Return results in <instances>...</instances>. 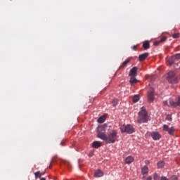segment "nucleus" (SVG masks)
<instances>
[{"label":"nucleus","mask_w":180,"mask_h":180,"mask_svg":"<svg viewBox=\"0 0 180 180\" xmlns=\"http://www.w3.org/2000/svg\"><path fill=\"white\" fill-rule=\"evenodd\" d=\"M97 137L103 140L106 144H114L117 140V131L112 130L108 135L105 132L98 131Z\"/></svg>","instance_id":"obj_1"},{"label":"nucleus","mask_w":180,"mask_h":180,"mask_svg":"<svg viewBox=\"0 0 180 180\" xmlns=\"http://www.w3.org/2000/svg\"><path fill=\"white\" fill-rule=\"evenodd\" d=\"M137 122L140 124H141V123H147V122H148V114H147V110L145 107H142L141 111L139 112Z\"/></svg>","instance_id":"obj_2"},{"label":"nucleus","mask_w":180,"mask_h":180,"mask_svg":"<svg viewBox=\"0 0 180 180\" xmlns=\"http://www.w3.org/2000/svg\"><path fill=\"white\" fill-rule=\"evenodd\" d=\"M121 133H127L128 134H131L134 133V127L131 124L122 125L120 127Z\"/></svg>","instance_id":"obj_3"},{"label":"nucleus","mask_w":180,"mask_h":180,"mask_svg":"<svg viewBox=\"0 0 180 180\" xmlns=\"http://www.w3.org/2000/svg\"><path fill=\"white\" fill-rule=\"evenodd\" d=\"M167 81L170 84H176L178 82V78L175 75V72H169L167 74Z\"/></svg>","instance_id":"obj_4"},{"label":"nucleus","mask_w":180,"mask_h":180,"mask_svg":"<svg viewBox=\"0 0 180 180\" xmlns=\"http://www.w3.org/2000/svg\"><path fill=\"white\" fill-rule=\"evenodd\" d=\"M169 103L172 108H180V96L177 98L176 101H174L172 99H169Z\"/></svg>","instance_id":"obj_5"},{"label":"nucleus","mask_w":180,"mask_h":180,"mask_svg":"<svg viewBox=\"0 0 180 180\" xmlns=\"http://www.w3.org/2000/svg\"><path fill=\"white\" fill-rule=\"evenodd\" d=\"M163 130L164 131H168L169 134H170L171 136H172V134L175 133V129L174 128V127L169 128L167 124H165L163 126Z\"/></svg>","instance_id":"obj_6"},{"label":"nucleus","mask_w":180,"mask_h":180,"mask_svg":"<svg viewBox=\"0 0 180 180\" xmlns=\"http://www.w3.org/2000/svg\"><path fill=\"white\" fill-rule=\"evenodd\" d=\"M148 102H150V103L154 102V91H150L148 93Z\"/></svg>","instance_id":"obj_7"},{"label":"nucleus","mask_w":180,"mask_h":180,"mask_svg":"<svg viewBox=\"0 0 180 180\" xmlns=\"http://www.w3.org/2000/svg\"><path fill=\"white\" fill-rule=\"evenodd\" d=\"M151 137L153 140H160V139H161V135L158 132H152Z\"/></svg>","instance_id":"obj_8"},{"label":"nucleus","mask_w":180,"mask_h":180,"mask_svg":"<svg viewBox=\"0 0 180 180\" xmlns=\"http://www.w3.org/2000/svg\"><path fill=\"white\" fill-rule=\"evenodd\" d=\"M141 174L143 178H146V176L148 175V167L147 166H144L143 167H142Z\"/></svg>","instance_id":"obj_9"},{"label":"nucleus","mask_w":180,"mask_h":180,"mask_svg":"<svg viewBox=\"0 0 180 180\" xmlns=\"http://www.w3.org/2000/svg\"><path fill=\"white\" fill-rule=\"evenodd\" d=\"M137 75V67H134L129 71V77H136Z\"/></svg>","instance_id":"obj_10"},{"label":"nucleus","mask_w":180,"mask_h":180,"mask_svg":"<svg viewBox=\"0 0 180 180\" xmlns=\"http://www.w3.org/2000/svg\"><path fill=\"white\" fill-rule=\"evenodd\" d=\"M148 56H149V53L147 52L139 55V61H144V60H146V58H147V57H148Z\"/></svg>","instance_id":"obj_11"},{"label":"nucleus","mask_w":180,"mask_h":180,"mask_svg":"<svg viewBox=\"0 0 180 180\" xmlns=\"http://www.w3.org/2000/svg\"><path fill=\"white\" fill-rule=\"evenodd\" d=\"M103 175V172L101 169L96 170L94 172V177L95 178H101Z\"/></svg>","instance_id":"obj_12"},{"label":"nucleus","mask_w":180,"mask_h":180,"mask_svg":"<svg viewBox=\"0 0 180 180\" xmlns=\"http://www.w3.org/2000/svg\"><path fill=\"white\" fill-rule=\"evenodd\" d=\"M143 48L144 49V50H148V49H150V41H143Z\"/></svg>","instance_id":"obj_13"},{"label":"nucleus","mask_w":180,"mask_h":180,"mask_svg":"<svg viewBox=\"0 0 180 180\" xmlns=\"http://www.w3.org/2000/svg\"><path fill=\"white\" fill-rule=\"evenodd\" d=\"M130 63V59H127L126 60H124L122 64L120 66L119 70H122V68H124V67H126V65H127V64H129Z\"/></svg>","instance_id":"obj_14"},{"label":"nucleus","mask_w":180,"mask_h":180,"mask_svg":"<svg viewBox=\"0 0 180 180\" xmlns=\"http://www.w3.org/2000/svg\"><path fill=\"white\" fill-rule=\"evenodd\" d=\"M133 161H134V158L131 156H128L127 158H125L126 164H131Z\"/></svg>","instance_id":"obj_15"},{"label":"nucleus","mask_w":180,"mask_h":180,"mask_svg":"<svg viewBox=\"0 0 180 180\" xmlns=\"http://www.w3.org/2000/svg\"><path fill=\"white\" fill-rule=\"evenodd\" d=\"M129 82H130L131 85H136V84H137V82H139V80H137V79L134 78V77H131Z\"/></svg>","instance_id":"obj_16"},{"label":"nucleus","mask_w":180,"mask_h":180,"mask_svg":"<svg viewBox=\"0 0 180 180\" xmlns=\"http://www.w3.org/2000/svg\"><path fill=\"white\" fill-rule=\"evenodd\" d=\"M92 146H93L94 148H99V147H101V142L96 141L93 142Z\"/></svg>","instance_id":"obj_17"},{"label":"nucleus","mask_w":180,"mask_h":180,"mask_svg":"<svg viewBox=\"0 0 180 180\" xmlns=\"http://www.w3.org/2000/svg\"><path fill=\"white\" fill-rule=\"evenodd\" d=\"M132 101H133L134 103H137L138 101H140V96L134 95Z\"/></svg>","instance_id":"obj_18"},{"label":"nucleus","mask_w":180,"mask_h":180,"mask_svg":"<svg viewBox=\"0 0 180 180\" xmlns=\"http://www.w3.org/2000/svg\"><path fill=\"white\" fill-rule=\"evenodd\" d=\"M168 63H169V65H172V64H174V63H175V58H174V56L169 58Z\"/></svg>","instance_id":"obj_19"},{"label":"nucleus","mask_w":180,"mask_h":180,"mask_svg":"<svg viewBox=\"0 0 180 180\" xmlns=\"http://www.w3.org/2000/svg\"><path fill=\"white\" fill-rule=\"evenodd\" d=\"M41 172H40V171H38L37 172L34 173L35 175V179H37V178H41Z\"/></svg>","instance_id":"obj_20"},{"label":"nucleus","mask_w":180,"mask_h":180,"mask_svg":"<svg viewBox=\"0 0 180 180\" xmlns=\"http://www.w3.org/2000/svg\"><path fill=\"white\" fill-rule=\"evenodd\" d=\"M98 123H103V122H105V117L101 116V117L98 119Z\"/></svg>","instance_id":"obj_21"},{"label":"nucleus","mask_w":180,"mask_h":180,"mask_svg":"<svg viewBox=\"0 0 180 180\" xmlns=\"http://www.w3.org/2000/svg\"><path fill=\"white\" fill-rule=\"evenodd\" d=\"M158 167L159 168H163L164 167V161H160L158 162Z\"/></svg>","instance_id":"obj_22"},{"label":"nucleus","mask_w":180,"mask_h":180,"mask_svg":"<svg viewBox=\"0 0 180 180\" xmlns=\"http://www.w3.org/2000/svg\"><path fill=\"white\" fill-rule=\"evenodd\" d=\"M56 158H57V155L53 156L52 158V160H51V161L50 162L49 168H51V164H53V162H55Z\"/></svg>","instance_id":"obj_23"},{"label":"nucleus","mask_w":180,"mask_h":180,"mask_svg":"<svg viewBox=\"0 0 180 180\" xmlns=\"http://www.w3.org/2000/svg\"><path fill=\"white\" fill-rule=\"evenodd\" d=\"M117 102H118L117 99L116 98L113 99L112 101V106H116V105H117Z\"/></svg>","instance_id":"obj_24"},{"label":"nucleus","mask_w":180,"mask_h":180,"mask_svg":"<svg viewBox=\"0 0 180 180\" xmlns=\"http://www.w3.org/2000/svg\"><path fill=\"white\" fill-rule=\"evenodd\" d=\"M173 58H174V60H179V58H180V53H177V54L173 56Z\"/></svg>","instance_id":"obj_25"},{"label":"nucleus","mask_w":180,"mask_h":180,"mask_svg":"<svg viewBox=\"0 0 180 180\" xmlns=\"http://www.w3.org/2000/svg\"><path fill=\"white\" fill-rule=\"evenodd\" d=\"M165 40H167V37H162L159 41H160V43H164Z\"/></svg>","instance_id":"obj_26"},{"label":"nucleus","mask_w":180,"mask_h":180,"mask_svg":"<svg viewBox=\"0 0 180 180\" xmlns=\"http://www.w3.org/2000/svg\"><path fill=\"white\" fill-rule=\"evenodd\" d=\"M153 179H154V180H158V179H160V176H158V174H154V176H153Z\"/></svg>","instance_id":"obj_27"},{"label":"nucleus","mask_w":180,"mask_h":180,"mask_svg":"<svg viewBox=\"0 0 180 180\" xmlns=\"http://www.w3.org/2000/svg\"><path fill=\"white\" fill-rule=\"evenodd\" d=\"M167 120H168L169 122H171V120H172V117H171L170 115H167L166 117Z\"/></svg>","instance_id":"obj_28"},{"label":"nucleus","mask_w":180,"mask_h":180,"mask_svg":"<svg viewBox=\"0 0 180 180\" xmlns=\"http://www.w3.org/2000/svg\"><path fill=\"white\" fill-rule=\"evenodd\" d=\"M163 105L164 106H167V107H169L171 106V104H168V101H163Z\"/></svg>","instance_id":"obj_29"},{"label":"nucleus","mask_w":180,"mask_h":180,"mask_svg":"<svg viewBox=\"0 0 180 180\" xmlns=\"http://www.w3.org/2000/svg\"><path fill=\"white\" fill-rule=\"evenodd\" d=\"M160 44H161V41L158 40V41H155L153 44L154 46H158Z\"/></svg>","instance_id":"obj_30"},{"label":"nucleus","mask_w":180,"mask_h":180,"mask_svg":"<svg viewBox=\"0 0 180 180\" xmlns=\"http://www.w3.org/2000/svg\"><path fill=\"white\" fill-rule=\"evenodd\" d=\"M172 37H173V39H178V37H179V34H174Z\"/></svg>","instance_id":"obj_31"},{"label":"nucleus","mask_w":180,"mask_h":180,"mask_svg":"<svg viewBox=\"0 0 180 180\" xmlns=\"http://www.w3.org/2000/svg\"><path fill=\"white\" fill-rule=\"evenodd\" d=\"M132 49H134V51L137 50V45H135L134 46H132Z\"/></svg>","instance_id":"obj_32"},{"label":"nucleus","mask_w":180,"mask_h":180,"mask_svg":"<svg viewBox=\"0 0 180 180\" xmlns=\"http://www.w3.org/2000/svg\"><path fill=\"white\" fill-rule=\"evenodd\" d=\"M161 180H169V179H168V178H167L165 176H162Z\"/></svg>","instance_id":"obj_33"},{"label":"nucleus","mask_w":180,"mask_h":180,"mask_svg":"<svg viewBox=\"0 0 180 180\" xmlns=\"http://www.w3.org/2000/svg\"><path fill=\"white\" fill-rule=\"evenodd\" d=\"M65 144V143L63 141H62L60 142V146H62V147L64 146Z\"/></svg>","instance_id":"obj_34"},{"label":"nucleus","mask_w":180,"mask_h":180,"mask_svg":"<svg viewBox=\"0 0 180 180\" xmlns=\"http://www.w3.org/2000/svg\"><path fill=\"white\" fill-rule=\"evenodd\" d=\"M146 180H153V177L151 176H148Z\"/></svg>","instance_id":"obj_35"},{"label":"nucleus","mask_w":180,"mask_h":180,"mask_svg":"<svg viewBox=\"0 0 180 180\" xmlns=\"http://www.w3.org/2000/svg\"><path fill=\"white\" fill-rule=\"evenodd\" d=\"M41 174H42L41 175H44V174H46V171H44V172H42Z\"/></svg>","instance_id":"obj_36"},{"label":"nucleus","mask_w":180,"mask_h":180,"mask_svg":"<svg viewBox=\"0 0 180 180\" xmlns=\"http://www.w3.org/2000/svg\"><path fill=\"white\" fill-rule=\"evenodd\" d=\"M41 180H46V178L42 177V178H41Z\"/></svg>","instance_id":"obj_37"}]
</instances>
